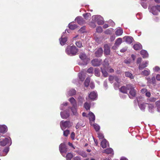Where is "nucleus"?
<instances>
[{
    "label": "nucleus",
    "instance_id": "1",
    "mask_svg": "<svg viewBox=\"0 0 160 160\" xmlns=\"http://www.w3.org/2000/svg\"><path fill=\"white\" fill-rule=\"evenodd\" d=\"M68 55H75L78 52V50L75 46H68L66 50Z\"/></svg>",
    "mask_w": 160,
    "mask_h": 160
},
{
    "label": "nucleus",
    "instance_id": "2",
    "mask_svg": "<svg viewBox=\"0 0 160 160\" xmlns=\"http://www.w3.org/2000/svg\"><path fill=\"white\" fill-rule=\"evenodd\" d=\"M3 136H1L0 137V139L1 140L0 142V145L3 146L6 145H11V142L10 138H5L4 139L3 138Z\"/></svg>",
    "mask_w": 160,
    "mask_h": 160
},
{
    "label": "nucleus",
    "instance_id": "3",
    "mask_svg": "<svg viewBox=\"0 0 160 160\" xmlns=\"http://www.w3.org/2000/svg\"><path fill=\"white\" fill-rule=\"evenodd\" d=\"M127 87L128 90H130L129 94L130 95L129 96V98H132L133 97H135L136 90L134 89V86L131 84H129L127 85Z\"/></svg>",
    "mask_w": 160,
    "mask_h": 160
},
{
    "label": "nucleus",
    "instance_id": "4",
    "mask_svg": "<svg viewBox=\"0 0 160 160\" xmlns=\"http://www.w3.org/2000/svg\"><path fill=\"white\" fill-rule=\"evenodd\" d=\"M92 20L94 22H97L99 25H102L104 23L103 18L99 15L93 16Z\"/></svg>",
    "mask_w": 160,
    "mask_h": 160
},
{
    "label": "nucleus",
    "instance_id": "5",
    "mask_svg": "<svg viewBox=\"0 0 160 160\" xmlns=\"http://www.w3.org/2000/svg\"><path fill=\"white\" fill-rule=\"evenodd\" d=\"M72 126V123L69 121L63 122L61 121L60 126L62 129L63 130L67 128H69Z\"/></svg>",
    "mask_w": 160,
    "mask_h": 160
},
{
    "label": "nucleus",
    "instance_id": "6",
    "mask_svg": "<svg viewBox=\"0 0 160 160\" xmlns=\"http://www.w3.org/2000/svg\"><path fill=\"white\" fill-rule=\"evenodd\" d=\"M59 149L63 157H65V155L64 153H66L68 151V149L65 145L64 143H61L59 146Z\"/></svg>",
    "mask_w": 160,
    "mask_h": 160
},
{
    "label": "nucleus",
    "instance_id": "7",
    "mask_svg": "<svg viewBox=\"0 0 160 160\" xmlns=\"http://www.w3.org/2000/svg\"><path fill=\"white\" fill-rule=\"evenodd\" d=\"M101 60L100 59H94L92 61V65L94 66H99L101 63Z\"/></svg>",
    "mask_w": 160,
    "mask_h": 160
},
{
    "label": "nucleus",
    "instance_id": "8",
    "mask_svg": "<svg viewBox=\"0 0 160 160\" xmlns=\"http://www.w3.org/2000/svg\"><path fill=\"white\" fill-rule=\"evenodd\" d=\"M149 62L148 61L143 62L139 64L138 66V69L139 70H142L144 68L146 67L148 64Z\"/></svg>",
    "mask_w": 160,
    "mask_h": 160
},
{
    "label": "nucleus",
    "instance_id": "9",
    "mask_svg": "<svg viewBox=\"0 0 160 160\" xmlns=\"http://www.w3.org/2000/svg\"><path fill=\"white\" fill-rule=\"evenodd\" d=\"M149 11L153 14L154 15H157L158 14V10L156 6H152L151 7H149Z\"/></svg>",
    "mask_w": 160,
    "mask_h": 160
},
{
    "label": "nucleus",
    "instance_id": "10",
    "mask_svg": "<svg viewBox=\"0 0 160 160\" xmlns=\"http://www.w3.org/2000/svg\"><path fill=\"white\" fill-rule=\"evenodd\" d=\"M97 94L96 92L92 91L90 92L89 95V98L92 100H95L97 98Z\"/></svg>",
    "mask_w": 160,
    "mask_h": 160
},
{
    "label": "nucleus",
    "instance_id": "11",
    "mask_svg": "<svg viewBox=\"0 0 160 160\" xmlns=\"http://www.w3.org/2000/svg\"><path fill=\"white\" fill-rule=\"evenodd\" d=\"M60 114L61 117L63 119L67 118L69 116V112L68 111L61 112Z\"/></svg>",
    "mask_w": 160,
    "mask_h": 160
},
{
    "label": "nucleus",
    "instance_id": "12",
    "mask_svg": "<svg viewBox=\"0 0 160 160\" xmlns=\"http://www.w3.org/2000/svg\"><path fill=\"white\" fill-rule=\"evenodd\" d=\"M103 50L102 48H99L95 52V56L97 57H99L102 55Z\"/></svg>",
    "mask_w": 160,
    "mask_h": 160
},
{
    "label": "nucleus",
    "instance_id": "13",
    "mask_svg": "<svg viewBox=\"0 0 160 160\" xmlns=\"http://www.w3.org/2000/svg\"><path fill=\"white\" fill-rule=\"evenodd\" d=\"M123 39L125 40L126 42L129 44L132 43L133 40V38L129 36L124 37H123Z\"/></svg>",
    "mask_w": 160,
    "mask_h": 160
},
{
    "label": "nucleus",
    "instance_id": "14",
    "mask_svg": "<svg viewBox=\"0 0 160 160\" xmlns=\"http://www.w3.org/2000/svg\"><path fill=\"white\" fill-rule=\"evenodd\" d=\"M88 117L89 118L90 121L94 122L95 119V116L94 114L92 112H90L88 114Z\"/></svg>",
    "mask_w": 160,
    "mask_h": 160
},
{
    "label": "nucleus",
    "instance_id": "15",
    "mask_svg": "<svg viewBox=\"0 0 160 160\" xmlns=\"http://www.w3.org/2000/svg\"><path fill=\"white\" fill-rule=\"evenodd\" d=\"M101 145L103 148H105L109 146V143L106 140L104 139L101 142Z\"/></svg>",
    "mask_w": 160,
    "mask_h": 160
},
{
    "label": "nucleus",
    "instance_id": "16",
    "mask_svg": "<svg viewBox=\"0 0 160 160\" xmlns=\"http://www.w3.org/2000/svg\"><path fill=\"white\" fill-rule=\"evenodd\" d=\"M76 22H77L79 24H83L84 21L83 20V18L81 17H77L75 19Z\"/></svg>",
    "mask_w": 160,
    "mask_h": 160
},
{
    "label": "nucleus",
    "instance_id": "17",
    "mask_svg": "<svg viewBox=\"0 0 160 160\" xmlns=\"http://www.w3.org/2000/svg\"><path fill=\"white\" fill-rule=\"evenodd\" d=\"M104 52L106 55H108L110 53V50L108 46L107 45H105L104 46Z\"/></svg>",
    "mask_w": 160,
    "mask_h": 160
},
{
    "label": "nucleus",
    "instance_id": "18",
    "mask_svg": "<svg viewBox=\"0 0 160 160\" xmlns=\"http://www.w3.org/2000/svg\"><path fill=\"white\" fill-rule=\"evenodd\" d=\"M69 101H70L72 106L75 107L77 106V104L76 102V100L73 98H69Z\"/></svg>",
    "mask_w": 160,
    "mask_h": 160
},
{
    "label": "nucleus",
    "instance_id": "19",
    "mask_svg": "<svg viewBox=\"0 0 160 160\" xmlns=\"http://www.w3.org/2000/svg\"><path fill=\"white\" fill-rule=\"evenodd\" d=\"M103 152L107 154H112V155H113L114 154L113 150L111 148H107L105 150L103 151Z\"/></svg>",
    "mask_w": 160,
    "mask_h": 160
},
{
    "label": "nucleus",
    "instance_id": "20",
    "mask_svg": "<svg viewBox=\"0 0 160 160\" xmlns=\"http://www.w3.org/2000/svg\"><path fill=\"white\" fill-rule=\"evenodd\" d=\"M79 57L83 61H87V56H86V54L83 53H81L79 55Z\"/></svg>",
    "mask_w": 160,
    "mask_h": 160
},
{
    "label": "nucleus",
    "instance_id": "21",
    "mask_svg": "<svg viewBox=\"0 0 160 160\" xmlns=\"http://www.w3.org/2000/svg\"><path fill=\"white\" fill-rule=\"evenodd\" d=\"M67 38L66 37L63 38V36H62L61 38L59 39L61 44L62 45H64L67 41Z\"/></svg>",
    "mask_w": 160,
    "mask_h": 160
},
{
    "label": "nucleus",
    "instance_id": "22",
    "mask_svg": "<svg viewBox=\"0 0 160 160\" xmlns=\"http://www.w3.org/2000/svg\"><path fill=\"white\" fill-rule=\"evenodd\" d=\"M123 32V30L122 28H119L115 32V34L117 36L121 35Z\"/></svg>",
    "mask_w": 160,
    "mask_h": 160
},
{
    "label": "nucleus",
    "instance_id": "23",
    "mask_svg": "<svg viewBox=\"0 0 160 160\" xmlns=\"http://www.w3.org/2000/svg\"><path fill=\"white\" fill-rule=\"evenodd\" d=\"M7 130V127L5 125H2L0 127V132L4 133Z\"/></svg>",
    "mask_w": 160,
    "mask_h": 160
},
{
    "label": "nucleus",
    "instance_id": "24",
    "mask_svg": "<svg viewBox=\"0 0 160 160\" xmlns=\"http://www.w3.org/2000/svg\"><path fill=\"white\" fill-rule=\"evenodd\" d=\"M128 90V88L127 87H126L125 86H122L120 88V91L124 93H127Z\"/></svg>",
    "mask_w": 160,
    "mask_h": 160
},
{
    "label": "nucleus",
    "instance_id": "25",
    "mask_svg": "<svg viewBox=\"0 0 160 160\" xmlns=\"http://www.w3.org/2000/svg\"><path fill=\"white\" fill-rule=\"evenodd\" d=\"M133 48L135 50H138L142 48V46L141 44L138 43L134 45Z\"/></svg>",
    "mask_w": 160,
    "mask_h": 160
},
{
    "label": "nucleus",
    "instance_id": "26",
    "mask_svg": "<svg viewBox=\"0 0 160 160\" xmlns=\"http://www.w3.org/2000/svg\"><path fill=\"white\" fill-rule=\"evenodd\" d=\"M141 54L143 58L148 57V54L147 51L145 50H142L141 51Z\"/></svg>",
    "mask_w": 160,
    "mask_h": 160
},
{
    "label": "nucleus",
    "instance_id": "27",
    "mask_svg": "<svg viewBox=\"0 0 160 160\" xmlns=\"http://www.w3.org/2000/svg\"><path fill=\"white\" fill-rule=\"evenodd\" d=\"M150 71L149 70H144L143 71L141 74L144 76H147L150 74Z\"/></svg>",
    "mask_w": 160,
    "mask_h": 160
},
{
    "label": "nucleus",
    "instance_id": "28",
    "mask_svg": "<svg viewBox=\"0 0 160 160\" xmlns=\"http://www.w3.org/2000/svg\"><path fill=\"white\" fill-rule=\"evenodd\" d=\"M77 107H74L72 106V108H71V110L73 113V115H78V113L77 112Z\"/></svg>",
    "mask_w": 160,
    "mask_h": 160
},
{
    "label": "nucleus",
    "instance_id": "29",
    "mask_svg": "<svg viewBox=\"0 0 160 160\" xmlns=\"http://www.w3.org/2000/svg\"><path fill=\"white\" fill-rule=\"evenodd\" d=\"M125 75L126 77L130 78L131 79H133L134 78L132 74L129 72H125Z\"/></svg>",
    "mask_w": 160,
    "mask_h": 160
},
{
    "label": "nucleus",
    "instance_id": "30",
    "mask_svg": "<svg viewBox=\"0 0 160 160\" xmlns=\"http://www.w3.org/2000/svg\"><path fill=\"white\" fill-rule=\"evenodd\" d=\"M68 27L70 29H74L77 28V26L73 23H70L68 25Z\"/></svg>",
    "mask_w": 160,
    "mask_h": 160
},
{
    "label": "nucleus",
    "instance_id": "31",
    "mask_svg": "<svg viewBox=\"0 0 160 160\" xmlns=\"http://www.w3.org/2000/svg\"><path fill=\"white\" fill-rule=\"evenodd\" d=\"M148 108L149 112H153L154 107L153 105L151 104H148Z\"/></svg>",
    "mask_w": 160,
    "mask_h": 160
},
{
    "label": "nucleus",
    "instance_id": "32",
    "mask_svg": "<svg viewBox=\"0 0 160 160\" xmlns=\"http://www.w3.org/2000/svg\"><path fill=\"white\" fill-rule=\"evenodd\" d=\"M122 42V39L121 38H118L116 41L115 45L118 46Z\"/></svg>",
    "mask_w": 160,
    "mask_h": 160
},
{
    "label": "nucleus",
    "instance_id": "33",
    "mask_svg": "<svg viewBox=\"0 0 160 160\" xmlns=\"http://www.w3.org/2000/svg\"><path fill=\"white\" fill-rule=\"evenodd\" d=\"M106 68H101V69L102 70V73L104 77H107L108 75V74L107 72L106 71Z\"/></svg>",
    "mask_w": 160,
    "mask_h": 160
},
{
    "label": "nucleus",
    "instance_id": "34",
    "mask_svg": "<svg viewBox=\"0 0 160 160\" xmlns=\"http://www.w3.org/2000/svg\"><path fill=\"white\" fill-rule=\"evenodd\" d=\"M76 93V91L74 89H71L68 92V94L69 96H72L75 94Z\"/></svg>",
    "mask_w": 160,
    "mask_h": 160
},
{
    "label": "nucleus",
    "instance_id": "35",
    "mask_svg": "<svg viewBox=\"0 0 160 160\" xmlns=\"http://www.w3.org/2000/svg\"><path fill=\"white\" fill-rule=\"evenodd\" d=\"M139 107L142 110H144L146 107V105L144 103H141L139 105Z\"/></svg>",
    "mask_w": 160,
    "mask_h": 160
},
{
    "label": "nucleus",
    "instance_id": "36",
    "mask_svg": "<svg viewBox=\"0 0 160 160\" xmlns=\"http://www.w3.org/2000/svg\"><path fill=\"white\" fill-rule=\"evenodd\" d=\"M73 155L71 153H68L67 155V160H71L72 158Z\"/></svg>",
    "mask_w": 160,
    "mask_h": 160
},
{
    "label": "nucleus",
    "instance_id": "37",
    "mask_svg": "<svg viewBox=\"0 0 160 160\" xmlns=\"http://www.w3.org/2000/svg\"><path fill=\"white\" fill-rule=\"evenodd\" d=\"M103 64L104 68H107L109 65L108 60L106 59H105Z\"/></svg>",
    "mask_w": 160,
    "mask_h": 160
},
{
    "label": "nucleus",
    "instance_id": "38",
    "mask_svg": "<svg viewBox=\"0 0 160 160\" xmlns=\"http://www.w3.org/2000/svg\"><path fill=\"white\" fill-rule=\"evenodd\" d=\"M90 82V79L89 78H87L86 79L84 82V85L86 87H88L89 85Z\"/></svg>",
    "mask_w": 160,
    "mask_h": 160
},
{
    "label": "nucleus",
    "instance_id": "39",
    "mask_svg": "<svg viewBox=\"0 0 160 160\" xmlns=\"http://www.w3.org/2000/svg\"><path fill=\"white\" fill-rule=\"evenodd\" d=\"M95 74L97 76H99L100 75V72L98 69L96 68L95 70Z\"/></svg>",
    "mask_w": 160,
    "mask_h": 160
},
{
    "label": "nucleus",
    "instance_id": "40",
    "mask_svg": "<svg viewBox=\"0 0 160 160\" xmlns=\"http://www.w3.org/2000/svg\"><path fill=\"white\" fill-rule=\"evenodd\" d=\"M84 107L86 110L89 109L90 108V104L88 103L87 102H86L84 104Z\"/></svg>",
    "mask_w": 160,
    "mask_h": 160
},
{
    "label": "nucleus",
    "instance_id": "41",
    "mask_svg": "<svg viewBox=\"0 0 160 160\" xmlns=\"http://www.w3.org/2000/svg\"><path fill=\"white\" fill-rule=\"evenodd\" d=\"M83 16L86 19H88L91 16V14L90 13H86L83 14Z\"/></svg>",
    "mask_w": 160,
    "mask_h": 160
},
{
    "label": "nucleus",
    "instance_id": "42",
    "mask_svg": "<svg viewBox=\"0 0 160 160\" xmlns=\"http://www.w3.org/2000/svg\"><path fill=\"white\" fill-rule=\"evenodd\" d=\"M78 76H79V78L80 79V80L82 81H83L85 78V77H84L83 75H82V74L81 73H79Z\"/></svg>",
    "mask_w": 160,
    "mask_h": 160
},
{
    "label": "nucleus",
    "instance_id": "43",
    "mask_svg": "<svg viewBox=\"0 0 160 160\" xmlns=\"http://www.w3.org/2000/svg\"><path fill=\"white\" fill-rule=\"evenodd\" d=\"M156 104L157 107L158 111H159V110H160V100L156 102Z\"/></svg>",
    "mask_w": 160,
    "mask_h": 160
},
{
    "label": "nucleus",
    "instance_id": "44",
    "mask_svg": "<svg viewBox=\"0 0 160 160\" xmlns=\"http://www.w3.org/2000/svg\"><path fill=\"white\" fill-rule=\"evenodd\" d=\"M115 79V76H110L109 77V80L111 83L113 82V81Z\"/></svg>",
    "mask_w": 160,
    "mask_h": 160
},
{
    "label": "nucleus",
    "instance_id": "45",
    "mask_svg": "<svg viewBox=\"0 0 160 160\" xmlns=\"http://www.w3.org/2000/svg\"><path fill=\"white\" fill-rule=\"evenodd\" d=\"M113 29L112 28L110 29H107L105 32V33L107 34H110L111 33Z\"/></svg>",
    "mask_w": 160,
    "mask_h": 160
},
{
    "label": "nucleus",
    "instance_id": "46",
    "mask_svg": "<svg viewBox=\"0 0 160 160\" xmlns=\"http://www.w3.org/2000/svg\"><path fill=\"white\" fill-rule=\"evenodd\" d=\"M93 126L94 128L96 131H98L100 129V127L97 124H94Z\"/></svg>",
    "mask_w": 160,
    "mask_h": 160
},
{
    "label": "nucleus",
    "instance_id": "47",
    "mask_svg": "<svg viewBox=\"0 0 160 160\" xmlns=\"http://www.w3.org/2000/svg\"><path fill=\"white\" fill-rule=\"evenodd\" d=\"M96 31L99 33H101L102 31V29L101 27H98L96 29Z\"/></svg>",
    "mask_w": 160,
    "mask_h": 160
},
{
    "label": "nucleus",
    "instance_id": "48",
    "mask_svg": "<svg viewBox=\"0 0 160 160\" xmlns=\"http://www.w3.org/2000/svg\"><path fill=\"white\" fill-rule=\"evenodd\" d=\"M9 150V148L8 147H6L3 151L5 153L4 155H6L8 152Z\"/></svg>",
    "mask_w": 160,
    "mask_h": 160
},
{
    "label": "nucleus",
    "instance_id": "49",
    "mask_svg": "<svg viewBox=\"0 0 160 160\" xmlns=\"http://www.w3.org/2000/svg\"><path fill=\"white\" fill-rule=\"evenodd\" d=\"M69 133V131L68 130L64 131L63 132V135L64 136L67 137Z\"/></svg>",
    "mask_w": 160,
    "mask_h": 160
},
{
    "label": "nucleus",
    "instance_id": "50",
    "mask_svg": "<svg viewBox=\"0 0 160 160\" xmlns=\"http://www.w3.org/2000/svg\"><path fill=\"white\" fill-rule=\"evenodd\" d=\"M98 137L99 138V139H102L103 138L104 136L102 134L99 132H98Z\"/></svg>",
    "mask_w": 160,
    "mask_h": 160
},
{
    "label": "nucleus",
    "instance_id": "51",
    "mask_svg": "<svg viewBox=\"0 0 160 160\" xmlns=\"http://www.w3.org/2000/svg\"><path fill=\"white\" fill-rule=\"evenodd\" d=\"M67 104H68V103L67 102H65V103H63V104H62L61 106H60V109L61 110H62L64 109V108H63V107L64 106H67Z\"/></svg>",
    "mask_w": 160,
    "mask_h": 160
},
{
    "label": "nucleus",
    "instance_id": "52",
    "mask_svg": "<svg viewBox=\"0 0 160 160\" xmlns=\"http://www.w3.org/2000/svg\"><path fill=\"white\" fill-rule=\"evenodd\" d=\"M76 45L79 48H81L82 46V43L80 42H78L76 43Z\"/></svg>",
    "mask_w": 160,
    "mask_h": 160
},
{
    "label": "nucleus",
    "instance_id": "53",
    "mask_svg": "<svg viewBox=\"0 0 160 160\" xmlns=\"http://www.w3.org/2000/svg\"><path fill=\"white\" fill-rule=\"evenodd\" d=\"M115 81L117 82V83L118 84L120 82V79L118 78L117 77L115 76Z\"/></svg>",
    "mask_w": 160,
    "mask_h": 160
},
{
    "label": "nucleus",
    "instance_id": "54",
    "mask_svg": "<svg viewBox=\"0 0 160 160\" xmlns=\"http://www.w3.org/2000/svg\"><path fill=\"white\" fill-rule=\"evenodd\" d=\"M160 69V68L158 66H156L153 68V70L154 72H158Z\"/></svg>",
    "mask_w": 160,
    "mask_h": 160
},
{
    "label": "nucleus",
    "instance_id": "55",
    "mask_svg": "<svg viewBox=\"0 0 160 160\" xmlns=\"http://www.w3.org/2000/svg\"><path fill=\"white\" fill-rule=\"evenodd\" d=\"M93 71V69L92 68H90L87 70V72L89 73H92Z\"/></svg>",
    "mask_w": 160,
    "mask_h": 160
},
{
    "label": "nucleus",
    "instance_id": "56",
    "mask_svg": "<svg viewBox=\"0 0 160 160\" xmlns=\"http://www.w3.org/2000/svg\"><path fill=\"white\" fill-rule=\"evenodd\" d=\"M148 91L147 89L146 88H143L141 89V92L142 93H146V92Z\"/></svg>",
    "mask_w": 160,
    "mask_h": 160
},
{
    "label": "nucleus",
    "instance_id": "57",
    "mask_svg": "<svg viewBox=\"0 0 160 160\" xmlns=\"http://www.w3.org/2000/svg\"><path fill=\"white\" fill-rule=\"evenodd\" d=\"M127 50V48L125 47L123 48L122 49H121L120 50V52H125Z\"/></svg>",
    "mask_w": 160,
    "mask_h": 160
},
{
    "label": "nucleus",
    "instance_id": "58",
    "mask_svg": "<svg viewBox=\"0 0 160 160\" xmlns=\"http://www.w3.org/2000/svg\"><path fill=\"white\" fill-rule=\"evenodd\" d=\"M75 136V133L74 132H72L71 134V138L72 140L74 139Z\"/></svg>",
    "mask_w": 160,
    "mask_h": 160
},
{
    "label": "nucleus",
    "instance_id": "59",
    "mask_svg": "<svg viewBox=\"0 0 160 160\" xmlns=\"http://www.w3.org/2000/svg\"><path fill=\"white\" fill-rule=\"evenodd\" d=\"M145 95L147 97H150L151 96V93L147 91Z\"/></svg>",
    "mask_w": 160,
    "mask_h": 160
},
{
    "label": "nucleus",
    "instance_id": "60",
    "mask_svg": "<svg viewBox=\"0 0 160 160\" xmlns=\"http://www.w3.org/2000/svg\"><path fill=\"white\" fill-rule=\"evenodd\" d=\"M142 59L141 58H138L137 61V64L140 63L142 61Z\"/></svg>",
    "mask_w": 160,
    "mask_h": 160
},
{
    "label": "nucleus",
    "instance_id": "61",
    "mask_svg": "<svg viewBox=\"0 0 160 160\" xmlns=\"http://www.w3.org/2000/svg\"><path fill=\"white\" fill-rule=\"evenodd\" d=\"M81 155L82 156L84 157H86L87 156V154L84 152H82L81 154Z\"/></svg>",
    "mask_w": 160,
    "mask_h": 160
},
{
    "label": "nucleus",
    "instance_id": "62",
    "mask_svg": "<svg viewBox=\"0 0 160 160\" xmlns=\"http://www.w3.org/2000/svg\"><path fill=\"white\" fill-rule=\"evenodd\" d=\"M73 159L74 160H81L80 157L78 156H77L74 157Z\"/></svg>",
    "mask_w": 160,
    "mask_h": 160
},
{
    "label": "nucleus",
    "instance_id": "63",
    "mask_svg": "<svg viewBox=\"0 0 160 160\" xmlns=\"http://www.w3.org/2000/svg\"><path fill=\"white\" fill-rule=\"evenodd\" d=\"M156 78L158 81H160V75L158 74L156 77Z\"/></svg>",
    "mask_w": 160,
    "mask_h": 160
},
{
    "label": "nucleus",
    "instance_id": "64",
    "mask_svg": "<svg viewBox=\"0 0 160 160\" xmlns=\"http://www.w3.org/2000/svg\"><path fill=\"white\" fill-rule=\"evenodd\" d=\"M124 62L127 64H129L130 63V61L128 60H125Z\"/></svg>",
    "mask_w": 160,
    "mask_h": 160
}]
</instances>
